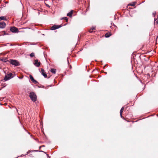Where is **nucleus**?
Instances as JSON below:
<instances>
[{
	"mask_svg": "<svg viewBox=\"0 0 158 158\" xmlns=\"http://www.w3.org/2000/svg\"><path fill=\"white\" fill-rule=\"evenodd\" d=\"M12 75V74L11 73L8 74L7 75L5 76L4 78V80L5 81H6L9 80L11 78Z\"/></svg>",
	"mask_w": 158,
	"mask_h": 158,
	"instance_id": "3",
	"label": "nucleus"
},
{
	"mask_svg": "<svg viewBox=\"0 0 158 158\" xmlns=\"http://www.w3.org/2000/svg\"><path fill=\"white\" fill-rule=\"evenodd\" d=\"M158 37V36H157V38Z\"/></svg>",
	"mask_w": 158,
	"mask_h": 158,
	"instance_id": "23",
	"label": "nucleus"
},
{
	"mask_svg": "<svg viewBox=\"0 0 158 158\" xmlns=\"http://www.w3.org/2000/svg\"><path fill=\"white\" fill-rule=\"evenodd\" d=\"M10 31L12 32L17 33L18 32V29L15 27H12L10 28Z\"/></svg>",
	"mask_w": 158,
	"mask_h": 158,
	"instance_id": "5",
	"label": "nucleus"
},
{
	"mask_svg": "<svg viewBox=\"0 0 158 158\" xmlns=\"http://www.w3.org/2000/svg\"><path fill=\"white\" fill-rule=\"evenodd\" d=\"M89 32L90 33H91L93 32V30H92L91 29L89 30Z\"/></svg>",
	"mask_w": 158,
	"mask_h": 158,
	"instance_id": "20",
	"label": "nucleus"
},
{
	"mask_svg": "<svg viewBox=\"0 0 158 158\" xmlns=\"http://www.w3.org/2000/svg\"><path fill=\"white\" fill-rule=\"evenodd\" d=\"M10 64H12L13 65H14L17 66H19L20 65V64L18 61L15 60H11L10 61Z\"/></svg>",
	"mask_w": 158,
	"mask_h": 158,
	"instance_id": "2",
	"label": "nucleus"
},
{
	"mask_svg": "<svg viewBox=\"0 0 158 158\" xmlns=\"http://www.w3.org/2000/svg\"><path fill=\"white\" fill-rule=\"evenodd\" d=\"M73 11L71 10L69 13H68L67 15L69 17H71L72 16Z\"/></svg>",
	"mask_w": 158,
	"mask_h": 158,
	"instance_id": "10",
	"label": "nucleus"
},
{
	"mask_svg": "<svg viewBox=\"0 0 158 158\" xmlns=\"http://www.w3.org/2000/svg\"><path fill=\"white\" fill-rule=\"evenodd\" d=\"M155 21L157 23H158V20L157 19H154Z\"/></svg>",
	"mask_w": 158,
	"mask_h": 158,
	"instance_id": "19",
	"label": "nucleus"
},
{
	"mask_svg": "<svg viewBox=\"0 0 158 158\" xmlns=\"http://www.w3.org/2000/svg\"><path fill=\"white\" fill-rule=\"evenodd\" d=\"M6 20V17L5 16H1L0 17V21L2 20Z\"/></svg>",
	"mask_w": 158,
	"mask_h": 158,
	"instance_id": "12",
	"label": "nucleus"
},
{
	"mask_svg": "<svg viewBox=\"0 0 158 158\" xmlns=\"http://www.w3.org/2000/svg\"><path fill=\"white\" fill-rule=\"evenodd\" d=\"M34 65L37 66V67H39L40 65V63L38 61V60H35V62L34 63Z\"/></svg>",
	"mask_w": 158,
	"mask_h": 158,
	"instance_id": "7",
	"label": "nucleus"
},
{
	"mask_svg": "<svg viewBox=\"0 0 158 158\" xmlns=\"http://www.w3.org/2000/svg\"><path fill=\"white\" fill-rule=\"evenodd\" d=\"M111 35V34L110 33H106L105 35V37L107 38L109 37Z\"/></svg>",
	"mask_w": 158,
	"mask_h": 158,
	"instance_id": "13",
	"label": "nucleus"
},
{
	"mask_svg": "<svg viewBox=\"0 0 158 158\" xmlns=\"http://www.w3.org/2000/svg\"><path fill=\"white\" fill-rule=\"evenodd\" d=\"M156 11H154L152 13V15L154 17H155V15H156Z\"/></svg>",
	"mask_w": 158,
	"mask_h": 158,
	"instance_id": "18",
	"label": "nucleus"
},
{
	"mask_svg": "<svg viewBox=\"0 0 158 158\" xmlns=\"http://www.w3.org/2000/svg\"><path fill=\"white\" fill-rule=\"evenodd\" d=\"M135 4L136 3L135 2H134L133 3L129 4V5L131 6H134L135 5Z\"/></svg>",
	"mask_w": 158,
	"mask_h": 158,
	"instance_id": "16",
	"label": "nucleus"
},
{
	"mask_svg": "<svg viewBox=\"0 0 158 158\" xmlns=\"http://www.w3.org/2000/svg\"><path fill=\"white\" fill-rule=\"evenodd\" d=\"M95 29V27H92L91 28V29L92 30H94Z\"/></svg>",
	"mask_w": 158,
	"mask_h": 158,
	"instance_id": "21",
	"label": "nucleus"
},
{
	"mask_svg": "<svg viewBox=\"0 0 158 158\" xmlns=\"http://www.w3.org/2000/svg\"><path fill=\"white\" fill-rule=\"evenodd\" d=\"M30 56L31 57H32L34 56V53L32 52L30 54Z\"/></svg>",
	"mask_w": 158,
	"mask_h": 158,
	"instance_id": "17",
	"label": "nucleus"
},
{
	"mask_svg": "<svg viewBox=\"0 0 158 158\" xmlns=\"http://www.w3.org/2000/svg\"><path fill=\"white\" fill-rule=\"evenodd\" d=\"M30 79L31 80V81L33 83H34L35 84H37V82L34 79L33 77H32V75H30Z\"/></svg>",
	"mask_w": 158,
	"mask_h": 158,
	"instance_id": "9",
	"label": "nucleus"
},
{
	"mask_svg": "<svg viewBox=\"0 0 158 158\" xmlns=\"http://www.w3.org/2000/svg\"><path fill=\"white\" fill-rule=\"evenodd\" d=\"M6 23L2 22L0 23V28H4L6 26Z\"/></svg>",
	"mask_w": 158,
	"mask_h": 158,
	"instance_id": "6",
	"label": "nucleus"
},
{
	"mask_svg": "<svg viewBox=\"0 0 158 158\" xmlns=\"http://www.w3.org/2000/svg\"><path fill=\"white\" fill-rule=\"evenodd\" d=\"M61 27L62 25H54L51 27V29L52 30H55L58 29Z\"/></svg>",
	"mask_w": 158,
	"mask_h": 158,
	"instance_id": "4",
	"label": "nucleus"
},
{
	"mask_svg": "<svg viewBox=\"0 0 158 158\" xmlns=\"http://www.w3.org/2000/svg\"><path fill=\"white\" fill-rule=\"evenodd\" d=\"M29 97L33 101L35 102L36 100V95L34 92H31L29 94Z\"/></svg>",
	"mask_w": 158,
	"mask_h": 158,
	"instance_id": "1",
	"label": "nucleus"
},
{
	"mask_svg": "<svg viewBox=\"0 0 158 158\" xmlns=\"http://www.w3.org/2000/svg\"><path fill=\"white\" fill-rule=\"evenodd\" d=\"M50 71L51 73L55 74L56 72V70L55 69H52L50 70Z\"/></svg>",
	"mask_w": 158,
	"mask_h": 158,
	"instance_id": "11",
	"label": "nucleus"
},
{
	"mask_svg": "<svg viewBox=\"0 0 158 158\" xmlns=\"http://www.w3.org/2000/svg\"><path fill=\"white\" fill-rule=\"evenodd\" d=\"M61 19L65 20L67 22L68 21V19L66 17H63Z\"/></svg>",
	"mask_w": 158,
	"mask_h": 158,
	"instance_id": "15",
	"label": "nucleus"
},
{
	"mask_svg": "<svg viewBox=\"0 0 158 158\" xmlns=\"http://www.w3.org/2000/svg\"><path fill=\"white\" fill-rule=\"evenodd\" d=\"M46 4V5L48 7H50V6H49L48 5V4Z\"/></svg>",
	"mask_w": 158,
	"mask_h": 158,
	"instance_id": "22",
	"label": "nucleus"
},
{
	"mask_svg": "<svg viewBox=\"0 0 158 158\" xmlns=\"http://www.w3.org/2000/svg\"><path fill=\"white\" fill-rule=\"evenodd\" d=\"M124 109V107H123L120 110V115L121 117H122V113Z\"/></svg>",
	"mask_w": 158,
	"mask_h": 158,
	"instance_id": "14",
	"label": "nucleus"
},
{
	"mask_svg": "<svg viewBox=\"0 0 158 158\" xmlns=\"http://www.w3.org/2000/svg\"><path fill=\"white\" fill-rule=\"evenodd\" d=\"M41 74L45 78H47L48 77L47 75L46 74L45 71L43 69H41Z\"/></svg>",
	"mask_w": 158,
	"mask_h": 158,
	"instance_id": "8",
	"label": "nucleus"
}]
</instances>
